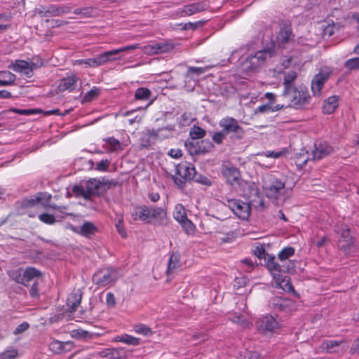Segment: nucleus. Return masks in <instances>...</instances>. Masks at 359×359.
<instances>
[{
  "label": "nucleus",
  "mask_w": 359,
  "mask_h": 359,
  "mask_svg": "<svg viewBox=\"0 0 359 359\" xmlns=\"http://www.w3.org/2000/svg\"><path fill=\"white\" fill-rule=\"evenodd\" d=\"M152 92L147 88H138L135 93V98L137 100L145 101L151 99Z\"/></svg>",
  "instance_id": "34"
},
{
  "label": "nucleus",
  "mask_w": 359,
  "mask_h": 359,
  "mask_svg": "<svg viewBox=\"0 0 359 359\" xmlns=\"http://www.w3.org/2000/svg\"><path fill=\"white\" fill-rule=\"evenodd\" d=\"M334 149L326 142H318L315 144L312 151V159L320 161L333 153Z\"/></svg>",
  "instance_id": "15"
},
{
  "label": "nucleus",
  "mask_w": 359,
  "mask_h": 359,
  "mask_svg": "<svg viewBox=\"0 0 359 359\" xmlns=\"http://www.w3.org/2000/svg\"><path fill=\"white\" fill-rule=\"evenodd\" d=\"M16 76L9 71H0V86H8L15 84Z\"/></svg>",
  "instance_id": "32"
},
{
  "label": "nucleus",
  "mask_w": 359,
  "mask_h": 359,
  "mask_svg": "<svg viewBox=\"0 0 359 359\" xmlns=\"http://www.w3.org/2000/svg\"><path fill=\"white\" fill-rule=\"evenodd\" d=\"M240 219H248L250 215V205L241 199L226 198L224 203Z\"/></svg>",
  "instance_id": "7"
},
{
  "label": "nucleus",
  "mask_w": 359,
  "mask_h": 359,
  "mask_svg": "<svg viewBox=\"0 0 359 359\" xmlns=\"http://www.w3.org/2000/svg\"><path fill=\"white\" fill-rule=\"evenodd\" d=\"M38 66L34 62H28L25 60H16L14 62H12L8 68L11 69L14 72L23 74L25 77L30 79L33 76V70L37 68Z\"/></svg>",
  "instance_id": "12"
},
{
  "label": "nucleus",
  "mask_w": 359,
  "mask_h": 359,
  "mask_svg": "<svg viewBox=\"0 0 359 359\" xmlns=\"http://www.w3.org/2000/svg\"><path fill=\"white\" fill-rule=\"evenodd\" d=\"M185 233L188 235L194 234L196 231V226L194 223L188 219H185L183 222H180Z\"/></svg>",
  "instance_id": "40"
},
{
  "label": "nucleus",
  "mask_w": 359,
  "mask_h": 359,
  "mask_svg": "<svg viewBox=\"0 0 359 359\" xmlns=\"http://www.w3.org/2000/svg\"><path fill=\"white\" fill-rule=\"evenodd\" d=\"M106 303L108 306L114 307L116 305V298L111 292H107L106 294Z\"/></svg>",
  "instance_id": "64"
},
{
  "label": "nucleus",
  "mask_w": 359,
  "mask_h": 359,
  "mask_svg": "<svg viewBox=\"0 0 359 359\" xmlns=\"http://www.w3.org/2000/svg\"><path fill=\"white\" fill-rule=\"evenodd\" d=\"M185 145L191 155L207 153L213 147V144L208 140H191L186 142Z\"/></svg>",
  "instance_id": "11"
},
{
  "label": "nucleus",
  "mask_w": 359,
  "mask_h": 359,
  "mask_svg": "<svg viewBox=\"0 0 359 359\" xmlns=\"http://www.w3.org/2000/svg\"><path fill=\"white\" fill-rule=\"evenodd\" d=\"M72 191L77 196H82L86 199L88 198L87 192H86V187L81 185H75L72 187Z\"/></svg>",
  "instance_id": "55"
},
{
  "label": "nucleus",
  "mask_w": 359,
  "mask_h": 359,
  "mask_svg": "<svg viewBox=\"0 0 359 359\" xmlns=\"http://www.w3.org/2000/svg\"><path fill=\"white\" fill-rule=\"evenodd\" d=\"M330 76V72L320 71L313 77L311 82V90L314 95L320 93L325 81Z\"/></svg>",
  "instance_id": "20"
},
{
  "label": "nucleus",
  "mask_w": 359,
  "mask_h": 359,
  "mask_svg": "<svg viewBox=\"0 0 359 359\" xmlns=\"http://www.w3.org/2000/svg\"><path fill=\"white\" fill-rule=\"evenodd\" d=\"M253 253L259 259V262H262V259L264 262L266 259V257H269L271 255L266 252V250L262 245H257L253 250Z\"/></svg>",
  "instance_id": "42"
},
{
  "label": "nucleus",
  "mask_w": 359,
  "mask_h": 359,
  "mask_svg": "<svg viewBox=\"0 0 359 359\" xmlns=\"http://www.w3.org/2000/svg\"><path fill=\"white\" fill-rule=\"evenodd\" d=\"M285 188V182L280 180L274 179L269 184L264 187L266 195L269 198L278 199Z\"/></svg>",
  "instance_id": "14"
},
{
  "label": "nucleus",
  "mask_w": 359,
  "mask_h": 359,
  "mask_svg": "<svg viewBox=\"0 0 359 359\" xmlns=\"http://www.w3.org/2000/svg\"><path fill=\"white\" fill-rule=\"evenodd\" d=\"M102 142H104L102 148L107 153H119L124 149L123 144L114 137L104 138L102 139Z\"/></svg>",
  "instance_id": "21"
},
{
  "label": "nucleus",
  "mask_w": 359,
  "mask_h": 359,
  "mask_svg": "<svg viewBox=\"0 0 359 359\" xmlns=\"http://www.w3.org/2000/svg\"><path fill=\"white\" fill-rule=\"evenodd\" d=\"M167 129L168 128H158L156 130H147L142 137V145L145 147H149L152 144H154L158 140L167 137L168 135L162 133L165 130Z\"/></svg>",
  "instance_id": "13"
},
{
  "label": "nucleus",
  "mask_w": 359,
  "mask_h": 359,
  "mask_svg": "<svg viewBox=\"0 0 359 359\" xmlns=\"http://www.w3.org/2000/svg\"><path fill=\"white\" fill-rule=\"evenodd\" d=\"M115 341L133 346H137L140 344V339L126 334L116 337Z\"/></svg>",
  "instance_id": "37"
},
{
  "label": "nucleus",
  "mask_w": 359,
  "mask_h": 359,
  "mask_svg": "<svg viewBox=\"0 0 359 359\" xmlns=\"http://www.w3.org/2000/svg\"><path fill=\"white\" fill-rule=\"evenodd\" d=\"M10 18L5 14H0V33L6 32L10 27Z\"/></svg>",
  "instance_id": "49"
},
{
  "label": "nucleus",
  "mask_w": 359,
  "mask_h": 359,
  "mask_svg": "<svg viewBox=\"0 0 359 359\" xmlns=\"http://www.w3.org/2000/svg\"><path fill=\"white\" fill-rule=\"evenodd\" d=\"M197 182L201 184H203V185H205L207 187H210L212 185V182L211 180L205 177V176H202V175H200L198 177H195L194 179Z\"/></svg>",
  "instance_id": "63"
},
{
  "label": "nucleus",
  "mask_w": 359,
  "mask_h": 359,
  "mask_svg": "<svg viewBox=\"0 0 359 359\" xmlns=\"http://www.w3.org/2000/svg\"><path fill=\"white\" fill-rule=\"evenodd\" d=\"M135 331L144 336H150L152 334V331L150 327L143 324H139L135 326Z\"/></svg>",
  "instance_id": "50"
},
{
  "label": "nucleus",
  "mask_w": 359,
  "mask_h": 359,
  "mask_svg": "<svg viewBox=\"0 0 359 359\" xmlns=\"http://www.w3.org/2000/svg\"><path fill=\"white\" fill-rule=\"evenodd\" d=\"M74 64L77 65H85L86 67L93 68H96L101 66L100 64L99 63V59L97 55L93 58L77 60L75 61Z\"/></svg>",
  "instance_id": "36"
},
{
  "label": "nucleus",
  "mask_w": 359,
  "mask_h": 359,
  "mask_svg": "<svg viewBox=\"0 0 359 359\" xmlns=\"http://www.w3.org/2000/svg\"><path fill=\"white\" fill-rule=\"evenodd\" d=\"M29 323L27 322H23L21 324L18 325L15 330L13 331L14 334H19L26 331L29 328Z\"/></svg>",
  "instance_id": "62"
},
{
  "label": "nucleus",
  "mask_w": 359,
  "mask_h": 359,
  "mask_svg": "<svg viewBox=\"0 0 359 359\" xmlns=\"http://www.w3.org/2000/svg\"><path fill=\"white\" fill-rule=\"evenodd\" d=\"M341 237H343L345 239V241L348 243V245H349L350 244L352 243V237L350 236L349 229L345 224H341Z\"/></svg>",
  "instance_id": "53"
},
{
  "label": "nucleus",
  "mask_w": 359,
  "mask_h": 359,
  "mask_svg": "<svg viewBox=\"0 0 359 359\" xmlns=\"http://www.w3.org/2000/svg\"><path fill=\"white\" fill-rule=\"evenodd\" d=\"M111 184L108 180L90 179L86 184V192L88 198L93 195H100L106 191V186Z\"/></svg>",
  "instance_id": "10"
},
{
  "label": "nucleus",
  "mask_w": 359,
  "mask_h": 359,
  "mask_svg": "<svg viewBox=\"0 0 359 359\" xmlns=\"http://www.w3.org/2000/svg\"><path fill=\"white\" fill-rule=\"evenodd\" d=\"M277 325V323L273 317L271 316H263L256 322V326L259 331L271 332Z\"/></svg>",
  "instance_id": "22"
},
{
  "label": "nucleus",
  "mask_w": 359,
  "mask_h": 359,
  "mask_svg": "<svg viewBox=\"0 0 359 359\" xmlns=\"http://www.w3.org/2000/svg\"><path fill=\"white\" fill-rule=\"evenodd\" d=\"M110 164V161L108 159H102L97 163L96 170L99 171H106Z\"/></svg>",
  "instance_id": "61"
},
{
  "label": "nucleus",
  "mask_w": 359,
  "mask_h": 359,
  "mask_svg": "<svg viewBox=\"0 0 359 359\" xmlns=\"http://www.w3.org/2000/svg\"><path fill=\"white\" fill-rule=\"evenodd\" d=\"M78 81V77L75 74H71L65 78L60 80L58 88L60 91L68 90L69 92L73 91Z\"/></svg>",
  "instance_id": "25"
},
{
  "label": "nucleus",
  "mask_w": 359,
  "mask_h": 359,
  "mask_svg": "<svg viewBox=\"0 0 359 359\" xmlns=\"http://www.w3.org/2000/svg\"><path fill=\"white\" fill-rule=\"evenodd\" d=\"M275 257L270 255L266 257V259L262 262H259L261 265H264L269 271L271 273L274 278H279L280 273L282 271L281 266L275 262Z\"/></svg>",
  "instance_id": "24"
},
{
  "label": "nucleus",
  "mask_w": 359,
  "mask_h": 359,
  "mask_svg": "<svg viewBox=\"0 0 359 359\" xmlns=\"http://www.w3.org/2000/svg\"><path fill=\"white\" fill-rule=\"evenodd\" d=\"M173 217L179 223L187 218V210L182 204L178 203L175 206Z\"/></svg>",
  "instance_id": "35"
},
{
  "label": "nucleus",
  "mask_w": 359,
  "mask_h": 359,
  "mask_svg": "<svg viewBox=\"0 0 359 359\" xmlns=\"http://www.w3.org/2000/svg\"><path fill=\"white\" fill-rule=\"evenodd\" d=\"M39 219L43 223L46 224H53L56 222L54 215L48 213H42L39 215Z\"/></svg>",
  "instance_id": "52"
},
{
  "label": "nucleus",
  "mask_w": 359,
  "mask_h": 359,
  "mask_svg": "<svg viewBox=\"0 0 359 359\" xmlns=\"http://www.w3.org/2000/svg\"><path fill=\"white\" fill-rule=\"evenodd\" d=\"M74 13L81 15L82 18H90L93 15V8L92 7L76 8L74 10Z\"/></svg>",
  "instance_id": "45"
},
{
  "label": "nucleus",
  "mask_w": 359,
  "mask_h": 359,
  "mask_svg": "<svg viewBox=\"0 0 359 359\" xmlns=\"http://www.w3.org/2000/svg\"><path fill=\"white\" fill-rule=\"evenodd\" d=\"M9 276L16 283L25 285V279H24V277H23V271L22 269H18V270L12 271L9 273Z\"/></svg>",
  "instance_id": "46"
},
{
  "label": "nucleus",
  "mask_w": 359,
  "mask_h": 359,
  "mask_svg": "<svg viewBox=\"0 0 359 359\" xmlns=\"http://www.w3.org/2000/svg\"><path fill=\"white\" fill-rule=\"evenodd\" d=\"M339 26L336 25L334 22L332 24H328L323 28V34L324 37H330L332 36L336 30H338Z\"/></svg>",
  "instance_id": "47"
},
{
  "label": "nucleus",
  "mask_w": 359,
  "mask_h": 359,
  "mask_svg": "<svg viewBox=\"0 0 359 359\" xmlns=\"http://www.w3.org/2000/svg\"><path fill=\"white\" fill-rule=\"evenodd\" d=\"M219 126L222 131L226 135H230L231 139L241 140L243 138L245 131L239 125L238 121L230 116L222 118L219 121Z\"/></svg>",
  "instance_id": "4"
},
{
  "label": "nucleus",
  "mask_w": 359,
  "mask_h": 359,
  "mask_svg": "<svg viewBox=\"0 0 359 359\" xmlns=\"http://www.w3.org/2000/svg\"><path fill=\"white\" fill-rule=\"evenodd\" d=\"M69 229L74 233L86 238H90L97 231V228L90 222H85L81 226L69 225Z\"/></svg>",
  "instance_id": "19"
},
{
  "label": "nucleus",
  "mask_w": 359,
  "mask_h": 359,
  "mask_svg": "<svg viewBox=\"0 0 359 359\" xmlns=\"http://www.w3.org/2000/svg\"><path fill=\"white\" fill-rule=\"evenodd\" d=\"M270 306L278 311H286L290 306V301L280 297H274L269 301Z\"/></svg>",
  "instance_id": "27"
},
{
  "label": "nucleus",
  "mask_w": 359,
  "mask_h": 359,
  "mask_svg": "<svg viewBox=\"0 0 359 359\" xmlns=\"http://www.w3.org/2000/svg\"><path fill=\"white\" fill-rule=\"evenodd\" d=\"M205 135V130L199 126H194L190 131V135L192 140H198L199 139L204 137Z\"/></svg>",
  "instance_id": "43"
},
{
  "label": "nucleus",
  "mask_w": 359,
  "mask_h": 359,
  "mask_svg": "<svg viewBox=\"0 0 359 359\" xmlns=\"http://www.w3.org/2000/svg\"><path fill=\"white\" fill-rule=\"evenodd\" d=\"M82 299V294L80 290H74L70 293L67 298V311L70 313L76 311Z\"/></svg>",
  "instance_id": "23"
},
{
  "label": "nucleus",
  "mask_w": 359,
  "mask_h": 359,
  "mask_svg": "<svg viewBox=\"0 0 359 359\" xmlns=\"http://www.w3.org/2000/svg\"><path fill=\"white\" fill-rule=\"evenodd\" d=\"M51 198V194L47 192H39L35 196V200L39 201V202L41 203L42 205L46 208L48 206V203L50 202Z\"/></svg>",
  "instance_id": "39"
},
{
  "label": "nucleus",
  "mask_w": 359,
  "mask_h": 359,
  "mask_svg": "<svg viewBox=\"0 0 359 359\" xmlns=\"http://www.w3.org/2000/svg\"><path fill=\"white\" fill-rule=\"evenodd\" d=\"M117 269L104 268L98 270L93 276V282L98 287H105L113 285L118 279Z\"/></svg>",
  "instance_id": "5"
},
{
  "label": "nucleus",
  "mask_w": 359,
  "mask_h": 359,
  "mask_svg": "<svg viewBox=\"0 0 359 359\" xmlns=\"http://www.w3.org/2000/svg\"><path fill=\"white\" fill-rule=\"evenodd\" d=\"M116 228L117 229V231L118 233L123 238L127 237V233L126 230L124 227L123 222L122 219H119L115 224Z\"/></svg>",
  "instance_id": "57"
},
{
  "label": "nucleus",
  "mask_w": 359,
  "mask_h": 359,
  "mask_svg": "<svg viewBox=\"0 0 359 359\" xmlns=\"http://www.w3.org/2000/svg\"><path fill=\"white\" fill-rule=\"evenodd\" d=\"M18 355V349L14 347H10L0 353V359H14Z\"/></svg>",
  "instance_id": "41"
},
{
  "label": "nucleus",
  "mask_w": 359,
  "mask_h": 359,
  "mask_svg": "<svg viewBox=\"0 0 359 359\" xmlns=\"http://www.w3.org/2000/svg\"><path fill=\"white\" fill-rule=\"evenodd\" d=\"M97 57L99 59V63L101 66L108 62H115L121 59V57L118 54L116 49L103 52L98 54Z\"/></svg>",
  "instance_id": "26"
},
{
  "label": "nucleus",
  "mask_w": 359,
  "mask_h": 359,
  "mask_svg": "<svg viewBox=\"0 0 359 359\" xmlns=\"http://www.w3.org/2000/svg\"><path fill=\"white\" fill-rule=\"evenodd\" d=\"M294 41V34H292V29L290 25L284 24L280 27V31L276 36V41L271 43H275L276 51L279 48H285L291 45Z\"/></svg>",
  "instance_id": "8"
},
{
  "label": "nucleus",
  "mask_w": 359,
  "mask_h": 359,
  "mask_svg": "<svg viewBox=\"0 0 359 359\" xmlns=\"http://www.w3.org/2000/svg\"><path fill=\"white\" fill-rule=\"evenodd\" d=\"M42 276V273L36 269L34 267L29 266L23 271V277L25 279V285H27V284L35 278H39Z\"/></svg>",
  "instance_id": "30"
},
{
  "label": "nucleus",
  "mask_w": 359,
  "mask_h": 359,
  "mask_svg": "<svg viewBox=\"0 0 359 359\" xmlns=\"http://www.w3.org/2000/svg\"><path fill=\"white\" fill-rule=\"evenodd\" d=\"M344 67L349 70L359 69V57L351 58L345 62Z\"/></svg>",
  "instance_id": "51"
},
{
  "label": "nucleus",
  "mask_w": 359,
  "mask_h": 359,
  "mask_svg": "<svg viewBox=\"0 0 359 359\" xmlns=\"http://www.w3.org/2000/svg\"><path fill=\"white\" fill-rule=\"evenodd\" d=\"M339 106V97L332 95L324 101L323 112L326 114H332Z\"/></svg>",
  "instance_id": "28"
},
{
  "label": "nucleus",
  "mask_w": 359,
  "mask_h": 359,
  "mask_svg": "<svg viewBox=\"0 0 359 359\" xmlns=\"http://www.w3.org/2000/svg\"><path fill=\"white\" fill-rule=\"evenodd\" d=\"M209 69L208 67H189L186 76L191 79H196L194 76H199L206 72Z\"/></svg>",
  "instance_id": "38"
},
{
  "label": "nucleus",
  "mask_w": 359,
  "mask_h": 359,
  "mask_svg": "<svg viewBox=\"0 0 359 359\" xmlns=\"http://www.w3.org/2000/svg\"><path fill=\"white\" fill-rule=\"evenodd\" d=\"M36 13L41 17H56L69 13L71 7L67 5L50 4L47 6H41L36 10Z\"/></svg>",
  "instance_id": "9"
},
{
  "label": "nucleus",
  "mask_w": 359,
  "mask_h": 359,
  "mask_svg": "<svg viewBox=\"0 0 359 359\" xmlns=\"http://www.w3.org/2000/svg\"><path fill=\"white\" fill-rule=\"evenodd\" d=\"M276 55V45L275 43H271L269 46L263 47L262 49L250 54L241 62V68L243 72L247 74L256 72Z\"/></svg>",
  "instance_id": "1"
},
{
  "label": "nucleus",
  "mask_w": 359,
  "mask_h": 359,
  "mask_svg": "<svg viewBox=\"0 0 359 359\" xmlns=\"http://www.w3.org/2000/svg\"><path fill=\"white\" fill-rule=\"evenodd\" d=\"M207 9V6L202 2H196L184 6L176 11V15L179 17L189 16L193 14L204 11Z\"/></svg>",
  "instance_id": "17"
},
{
  "label": "nucleus",
  "mask_w": 359,
  "mask_h": 359,
  "mask_svg": "<svg viewBox=\"0 0 359 359\" xmlns=\"http://www.w3.org/2000/svg\"><path fill=\"white\" fill-rule=\"evenodd\" d=\"M340 341L336 340H325L323 342V348H325L328 352H332V349L339 346Z\"/></svg>",
  "instance_id": "54"
},
{
  "label": "nucleus",
  "mask_w": 359,
  "mask_h": 359,
  "mask_svg": "<svg viewBox=\"0 0 359 359\" xmlns=\"http://www.w3.org/2000/svg\"><path fill=\"white\" fill-rule=\"evenodd\" d=\"M176 175L178 177H174L173 180L176 184L182 187L186 181L193 180L196 177V169L194 165L188 162H182L175 167Z\"/></svg>",
  "instance_id": "6"
},
{
  "label": "nucleus",
  "mask_w": 359,
  "mask_h": 359,
  "mask_svg": "<svg viewBox=\"0 0 359 359\" xmlns=\"http://www.w3.org/2000/svg\"><path fill=\"white\" fill-rule=\"evenodd\" d=\"M297 74L294 70H290L287 72H285L283 83L284 86L283 90H288L291 88L296 87V86L294 85V81L297 79Z\"/></svg>",
  "instance_id": "31"
},
{
  "label": "nucleus",
  "mask_w": 359,
  "mask_h": 359,
  "mask_svg": "<svg viewBox=\"0 0 359 359\" xmlns=\"http://www.w3.org/2000/svg\"><path fill=\"white\" fill-rule=\"evenodd\" d=\"M223 175L226 178L227 182L231 185L237 182L240 178L238 169L233 166L225 168L223 170Z\"/></svg>",
  "instance_id": "29"
},
{
  "label": "nucleus",
  "mask_w": 359,
  "mask_h": 359,
  "mask_svg": "<svg viewBox=\"0 0 359 359\" xmlns=\"http://www.w3.org/2000/svg\"><path fill=\"white\" fill-rule=\"evenodd\" d=\"M174 48V45L168 41H160L153 44H149L144 47V50L147 54H159L170 52Z\"/></svg>",
  "instance_id": "16"
},
{
  "label": "nucleus",
  "mask_w": 359,
  "mask_h": 359,
  "mask_svg": "<svg viewBox=\"0 0 359 359\" xmlns=\"http://www.w3.org/2000/svg\"><path fill=\"white\" fill-rule=\"evenodd\" d=\"M283 154H284V151H266V152L259 154L258 155L260 156H265L267 158H278Z\"/></svg>",
  "instance_id": "58"
},
{
  "label": "nucleus",
  "mask_w": 359,
  "mask_h": 359,
  "mask_svg": "<svg viewBox=\"0 0 359 359\" xmlns=\"http://www.w3.org/2000/svg\"><path fill=\"white\" fill-rule=\"evenodd\" d=\"M226 136V135L221 130L219 132L215 133L212 135V140L217 144H221L223 142L224 139L225 138Z\"/></svg>",
  "instance_id": "59"
},
{
  "label": "nucleus",
  "mask_w": 359,
  "mask_h": 359,
  "mask_svg": "<svg viewBox=\"0 0 359 359\" xmlns=\"http://www.w3.org/2000/svg\"><path fill=\"white\" fill-rule=\"evenodd\" d=\"M100 93V88L97 87H93L90 89L84 96L83 100L86 102H90L95 98H96Z\"/></svg>",
  "instance_id": "48"
},
{
  "label": "nucleus",
  "mask_w": 359,
  "mask_h": 359,
  "mask_svg": "<svg viewBox=\"0 0 359 359\" xmlns=\"http://www.w3.org/2000/svg\"><path fill=\"white\" fill-rule=\"evenodd\" d=\"M109 358H120L121 357V353L123 351L122 348H109Z\"/></svg>",
  "instance_id": "60"
},
{
  "label": "nucleus",
  "mask_w": 359,
  "mask_h": 359,
  "mask_svg": "<svg viewBox=\"0 0 359 359\" xmlns=\"http://www.w3.org/2000/svg\"><path fill=\"white\" fill-rule=\"evenodd\" d=\"M134 220H140L149 224L165 225L168 223L166 210L162 207L137 206L131 213Z\"/></svg>",
  "instance_id": "2"
},
{
  "label": "nucleus",
  "mask_w": 359,
  "mask_h": 359,
  "mask_svg": "<svg viewBox=\"0 0 359 359\" xmlns=\"http://www.w3.org/2000/svg\"><path fill=\"white\" fill-rule=\"evenodd\" d=\"M281 96L288 101L286 107H291L297 110L306 108L311 100L308 88L303 85L288 90H283Z\"/></svg>",
  "instance_id": "3"
},
{
  "label": "nucleus",
  "mask_w": 359,
  "mask_h": 359,
  "mask_svg": "<svg viewBox=\"0 0 359 359\" xmlns=\"http://www.w3.org/2000/svg\"><path fill=\"white\" fill-rule=\"evenodd\" d=\"M248 198L249 199V203H248L250 205V208H254L259 210H262L264 208V199L257 187H251L250 188V194L248 195Z\"/></svg>",
  "instance_id": "18"
},
{
  "label": "nucleus",
  "mask_w": 359,
  "mask_h": 359,
  "mask_svg": "<svg viewBox=\"0 0 359 359\" xmlns=\"http://www.w3.org/2000/svg\"><path fill=\"white\" fill-rule=\"evenodd\" d=\"M294 248L292 247H285L278 253V257L280 261H285L293 256L294 254Z\"/></svg>",
  "instance_id": "44"
},
{
  "label": "nucleus",
  "mask_w": 359,
  "mask_h": 359,
  "mask_svg": "<svg viewBox=\"0 0 359 359\" xmlns=\"http://www.w3.org/2000/svg\"><path fill=\"white\" fill-rule=\"evenodd\" d=\"M62 342L55 340L50 344V349L55 353H62Z\"/></svg>",
  "instance_id": "56"
},
{
  "label": "nucleus",
  "mask_w": 359,
  "mask_h": 359,
  "mask_svg": "<svg viewBox=\"0 0 359 359\" xmlns=\"http://www.w3.org/2000/svg\"><path fill=\"white\" fill-rule=\"evenodd\" d=\"M181 266L180 255L178 253H172L170 256L167 272L168 273H172L176 269Z\"/></svg>",
  "instance_id": "33"
}]
</instances>
